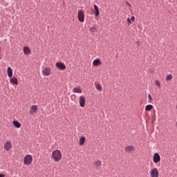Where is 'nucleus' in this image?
<instances>
[{
	"instance_id": "nucleus-1",
	"label": "nucleus",
	"mask_w": 177,
	"mask_h": 177,
	"mask_svg": "<svg viewBox=\"0 0 177 177\" xmlns=\"http://www.w3.org/2000/svg\"><path fill=\"white\" fill-rule=\"evenodd\" d=\"M52 157L54 161L58 162L59 160H62V152L59 150H55L53 151Z\"/></svg>"
},
{
	"instance_id": "nucleus-2",
	"label": "nucleus",
	"mask_w": 177,
	"mask_h": 177,
	"mask_svg": "<svg viewBox=\"0 0 177 177\" xmlns=\"http://www.w3.org/2000/svg\"><path fill=\"white\" fill-rule=\"evenodd\" d=\"M77 17H78V20H79V21H80V23H84V21L85 20V14H84L83 10H80L78 11Z\"/></svg>"
},
{
	"instance_id": "nucleus-3",
	"label": "nucleus",
	"mask_w": 177,
	"mask_h": 177,
	"mask_svg": "<svg viewBox=\"0 0 177 177\" xmlns=\"http://www.w3.org/2000/svg\"><path fill=\"white\" fill-rule=\"evenodd\" d=\"M24 162L25 165H30L32 162V156L31 155H26L24 158Z\"/></svg>"
},
{
	"instance_id": "nucleus-4",
	"label": "nucleus",
	"mask_w": 177,
	"mask_h": 177,
	"mask_svg": "<svg viewBox=\"0 0 177 177\" xmlns=\"http://www.w3.org/2000/svg\"><path fill=\"white\" fill-rule=\"evenodd\" d=\"M153 161L155 164H157V162H160V161H161V156H160L158 153H155L153 154Z\"/></svg>"
},
{
	"instance_id": "nucleus-5",
	"label": "nucleus",
	"mask_w": 177,
	"mask_h": 177,
	"mask_svg": "<svg viewBox=\"0 0 177 177\" xmlns=\"http://www.w3.org/2000/svg\"><path fill=\"white\" fill-rule=\"evenodd\" d=\"M12 142L10 141H8L6 144H4V149L6 150V151H10L12 150Z\"/></svg>"
},
{
	"instance_id": "nucleus-6",
	"label": "nucleus",
	"mask_w": 177,
	"mask_h": 177,
	"mask_svg": "<svg viewBox=\"0 0 177 177\" xmlns=\"http://www.w3.org/2000/svg\"><path fill=\"white\" fill-rule=\"evenodd\" d=\"M85 102H86L85 97L80 96L79 99V103H80V107H85Z\"/></svg>"
},
{
	"instance_id": "nucleus-7",
	"label": "nucleus",
	"mask_w": 177,
	"mask_h": 177,
	"mask_svg": "<svg viewBox=\"0 0 177 177\" xmlns=\"http://www.w3.org/2000/svg\"><path fill=\"white\" fill-rule=\"evenodd\" d=\"M55 66L59 68V70H66V65L62 62L56 63Z\"/></svg>"
},
{
	"instance_id": "nucleus-8",
	"label": "nucleus",
	"mask_w": 177,
	"mask_h": 177,
	"mask_svg": "<svg viewBox=\"0 0 177 177\" xmlns=\"http://www.w3.org/2000/svg\"><path fill=\"white\" fill-rule=\"evenodd\" d=\"M159 173H158V169L157 168H154L151 170V177H158Z\"/></svg>"
},
{
	"instance_id": "nucleus-9",
	"label": "nucleus",
	"mask_w": 177,
	"mask_h": 177,
	"mask_svg": "<svg viewBox=\"0 0 177 177\" xmlns=\"http://www.w3.org/2000/svg\"><path fill=\"white\" fill-rule=\"evenodd\" d=\"M43 74L46 77H49L50 75V68L49 67H46L43 70Z\"/></svg>"
},
{
	"instance_id": "nucleus-10",
	"label": "nucleus",
	"mask_w": 177,
	"mask_h": 177,
	"mask_svg": "<svg viewBox=\"0 0 177 177\" xmlns=\"http://www.w3.org/2000/svg\"><path fill=\"white\" fill-rule=\"evenodd\" d=\"M125 150L127 153H131V151H133V150H135V147H133V145H129L125 147Z\"/></svg>"
},
{
	"instance_id": "nucleus-11",
	"label": "nucleus",
	"mask_w": 177,
	"mask_h": 177,
	"mask_svg": "<svg viewBox=\"0 0 177 177\" xmlns=\"http://www.w3.org/2000/svg\"><path fill=\"white\" fill-rule=\"evenodd\" d=\"M24 55H30V53H31V50L30 49V47L24 46Z\"/></svg>"
},
{
	"instance_id": "nucleus-12",
	"label": "nucleus",
	"mask_w": 177,
	"mask_h": 177,
	"mask_svg": "<svg viewBox=\"0 0 177 177\" xmlns=\"http://www.w3.org/2000/svg\"><path fill=\"white\" fill-rule=\"evenodd\" d=\"M94 165L95 167L96 170L99 171V169H100L99 167H100V165H102V161L98 160L94 162Z\"/></svg>"
},
{
	"instance_id": "nucleus-13",
	"label": "nucleus",
	"mask_w": 177,
	"mask_h": 177,
	"mask_svg": "<svg viewBox=\"0 0 177 177\" xmlns=\"http://www.w3.org/2000/svg\"><path fill=\"white\" fill-rule=\"evenodd\" d=\"M93 7H94V10H95L94 15H95V16H96V17H97L100 15L99 8L95 4L93 6Z\"/></svg>"
},
{
	"instance_id": "nucleus-14",
	"label": "nucleus",
	"mask_w": 177,
	"mask_h": 177,
	"mask_svg": "<svg viewBox=\"0 0 177 177\" xmlns=\"http://www.w3.org/2000/svg\"><path fill=\"white\" fill-rule=\"evenodd\" d=\"M7 73L9 78H12V77H13V71L12 70V68L8 67L7 69Z\"/></svg>"
},
{
	"instance_id": "nucleus-15",
	"label": "nucleus",
	"mask_w": 177,
	"mask_h": 177,
	"mask_svg": "<svg viewBox=\"0 0 177 177\" xmlns=\"http://www.w3.org/2000/svg\"><path fill=\"white\" fill-rule=\"evenodd\" d=\"M10 82L11 84H13L14 85H17L19 84V80H17V77H12L10 80Z\"/></svg>"
},
{
	"instance_id": "nucleus-16",
	"label": "nucleus",
	"mask_w": 177,
	"mask_h": 177,
	"mask_svg": "<svg viewBox=\"0 0 177 177\" xmlns=\"http://www.w3.org/2000/svg\"><path fill=\"white\" fill-rule=\"evenodd\" d=\"M38 110V106L37 105H32L31 106V110L30 111V114H34Z\"/></svg>"
},
{
	"instance_id": "nucleus-17",
	"label": "nucleus",
	"mask_w": 177,
	"mask_h": 177,
	"mask_svg": "<svg viewBox=\"0 0 177 177\" xmlns=\"http://www.w3.org/2000/svg\"><path fill=\"white\" fill-rule=\"evenodd\" d=\"M100 64H102V62H100V59H95L93 62V65L95 67H97V66H100Z\"/></svg>"
},
{
	"instance_id": "nucleus-18",
	"label": "nucleus",
	"mask_w": 177,
	"mask_h": 177,
	"mask_svg": "<svg viewBox=\"0 0 177 177\" xmlns=\"http://www.w3.org/2000/svg\"><path fill=\"white\" fill-rule=\"evenodd\" d=\"M73 93H82L81 88H74L73 90Z\"/></svg>"
},
{
	"instance_id": "nucleus-19",
	"label": "nucleus",
	"mask_w": 177,
	"mask_h": 177,
	"mask_svg": "<svg viewBox=\"0 0 177 177\" xmlns=\"http://www.w3.org/2000/svg\"><path fill=\"white\" fill-rule=\"evenodd\" d=\"M12 124L15 128H20L21 127V124L18 121L14 120L12 122Z\"/></svg>"
},
{
	"instance_id": "nucleus-20",
	"label": "nucleus",
	"mask_w": 177,
	"mask_h": 177,
	"mask_svg": "<svg viewBox=\"0 0 177 177\" xmlns=\"http://www.w3.org/2000/svg\"><path fill=\"white\" fill-rule=\"evenodd\" d=\"M79 143H80V146L84 145L85 144V137H84V136L81 137L80 139Z\"/></svg>"
},
{
	"instance_id": "nucleus-21",
	"label": "nucleus",
	"mask_w": 177,
	"mask_h": 177,
	"mask_svg": "<svg viewBox=\"0 0 177 177\" xmlns=\"http://www.w3.org/2000/svg\"><path fill=\"white\" fill-rule=\"evenodd\" d=\"M152 109H153V105L151 104L147 105L145 107L146 111H150V110H151Z\"/></svg>"
},
{
	"instance_id": "nucleus-22",
	"label": "nucleus",
	"mask_w": 177,
	"mask_h": 177,
	"mask_svg": "<svg viewBox=\"0 0 177 177\" xmlns=\"http://www.w3.org/2000/svg\"><path fill=\"white\" fill-rule=\"evenodd\" d=\"M89 30H90L91 32H96V31H97L96 30V27H95V26L90 27Z\"/></svg>"
},
{
	"instance_id": "nucleus-23",
	"label": "nucleus",
	"mask_w": 177,
	"mask_h": 177,
	"mask_svg": "<svg viewBox=\"0 0 177 177\" xmlns=\"http://www.w3.org/2000/svg\"><path fill=\"white\" fill-rule=\"evenodd\" d=\"M95 88L96 89H97V91H102V85L99 84H97L95 85Z\"/></svg>"
},
{
	"instance_id": "nucleus-24",
	"label": "nucleus",
	"mask_w": 177,
	"mask_h": 177,
	"mask_svg": "<svg viewBox=\"0 0 177 177\" xmlns=\"http://www.w3.org/2000/svg\"><path fill=\"white\" fill-rule=\"evenodd\" d=\"M171 80H172V75H167L166 77V81H169Z\"/></svg>"
},
{
	"instance_id": "nucleus-25",
	"label": "nucleus",
	"mask_w": 177,
	"mask_h": 177,
	"mask_svg": "<svg viewBox=\"0 0 177 177\" xmlns=\"http://www.w3.org/2000/svg\"><path fill=\"white\" fill-rule=\"evenodd\" d=\"M148 97H149V100H150V102L153 101V97H151V95L149 94Z\"/></svg>"
},
{
	"instance_id": "nucleus-26",
	"label": "nucleus",
	"mask_w": 177,
	"mask_h": 177,
	"mask_svg": "<svg viewBox=\"0 0 177 177\" xmlns=\"http://www.w3.org/2000/svg\"><path fill=\"white\" fill-rule=\"evenodd\" d=\"M127 23L129 26V24H132V21H131V19L129 18L127 19Z\"/></svg>"
},
{
	"instance_id": "nucleus-27",
	"label": "nucleus",
	"mask_w": 177,
	"mask_h": 177,
	"mask_svg": "<svg viewBox=\"0 0 177 177\" xmlns=\"http://www.w3.org/2000/svg\"><path fill=\"white\" fill-rule=\"evenodd\" d=\"M156 85L160 86L161 84H160V82L156 81Z\"/></svg>"
},
{
	"instance_id": "nucleus-28",
	"label": "nucleus",
	"mask_w": 177,
	"mask_h": 177,
	"mask_svg": "<svg viewBox=\"0 0 177 177\" xmlns=\"http://www.w3.org/2000/svg\"><path fill=\"white\" fill-rule=\"evenodd\" d=\"M130 20L131 21H135V17H131Z\"/></svg>"
},
{
	"instance_id": "nucleus-29",
	"label": "nucleus",
	"mask_w": 177,
	"mask_h": 177,
	"mask_svg": "<svg viewBox=\"0 0 177 177\" xmlns=\"http://www.w3.org/2000/svg\"><path fill=\"white\" fill-rule=\"evenodd\" d=\"M126 5H127L128 6H131V3H129V2L126 1Z\"/></svg>"
},
{
	"instance_id": "nucleus-30",
	"label": "nucleus",
	"mask_w": 177,
	"mask_h": 177,
	"mask_svg": "<svg viewBox=\"0 0 177 177\" xmlns=\"http://www.w3.org/2000/svg\"><path fill=\"white\" fill-rule=\"evenodd\" d=\"M0 177H5V174H0Z\"/></svg>"
},
{
	"instance_id": "nucleus-31",
	"label": "nucleus",
	"mask_w": 177,
	"mask_h": 177,
	"mask_svg": "<svg viewBox=\"0 0 177 177\" xmlns=\"http://www.w3.org/2000/svg\"><path fill=\"white\" fill-rule=\"evenodd\" d=\"M137 44L139 45V42H137Z\"/></svg>"
}]
</instances>
